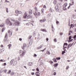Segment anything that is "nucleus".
<instances>
[{"instance_id":"f257e3e1","label":"nucleus","mask_w":76,"mask_h":76,"mask_svg":"<svg viewBox=\"0 0 76 76\" xmlns=\"http://www.w3.org/2000/svg\"><path fill=\"white\" fill-rule=\"evenodd\" d=\"M11 21H13L14 22H15V23L13 24V25H15L18 26H20V23L18 21H15V20L13 19H11Z\"/></svg>"},{"instance_id":"f03ea898","label":"nucleus","mask_w":76,"mask_h":76,"mask_svg":"<svg viewBox=\"0 0 76 76\" xmlns=\"http://www.w3.org/2000/svg\"><path fill=\"white\" fill-rule=\"evenodd\" d=\"M27 16H28V14H27V13H26V12L23 16V18H24V19H26V17H27V18H28V19H29V18H32V17L31 15H29L28 16V17H27Z\"/></svg>"},{"instance_id":"7ed1b4c3","label":"nucleus","mask_w":76,"mask_h":76,"mask_svg":"<svg viewBox=\"0 0 76 76\" xmlns=\"http://www.w3.org/2000/svg\"><path fill=\"white\" fill-rule=\"evenodd\" d=\"M56 12H58L59 13H61L62 12V10L60 9H58V5L56 6Z\"/></svg>"},{"instance_id":"20e7f679","label":"nucleus","mask_w":76,"mask_h":76,"mask_svg":"<svg viewBox=\"0 0 76 76\" xmlns=\"http://www.w3.org/2000/svg\"><path fill=\"white\" fill-rule=\"evenodd\" d=\"M16 14L15 15V16H18L19 14H22V12L21 11H19L18 10H16L15 11Z\"/></svg>"},{"instance_id":"39448f33","label":"nucleus","mask_w":76,"mask_h":76,"mask_svg":"<svg viewBox=\"0 0 76 76\" xmlns=\"http://www.w3.org/2000/svg\"><path fill=\"white\" fill-rule=\"evenodd\" d=\"M34 9L35 10V13H34V14L36 16V17H37V16L38 15L37 13V12H38V9H37V7H35L34 8Z\"/></svg>"},{"instance_id":"423d86ee","label":"nucleus","mask_w":76,"mask_h":76,"mask_svg":"<svg viewBox=\"0 0 76 76\" xmlns=\"http://www.w3.org/2000/svg\"><path fill=\"white\" fill-rule=\"evenodd\" d=\"M7 33H6L4 38V42H5L7 40Z\"/></svg>"},{"instance_id":"0eeeda50","label":"nucleus","mask_w":76,"mask_h":76,"mask_svg":"<svg viewBox=\"0 0 76 76\" xmlns=\"http://www.w3.org/2000/svg\"><path fill=\"white\" fill-rule=\"evenodd\" d=\"M25 53H26L25 50H23V53H21L20 54V56H21V57L23 56H24V54H25Z\"/></svg>"},{"instance_id":"6e6552de","label":"nucleus","mask_w":76,"mask_h":76,"mask_svg":"<svg viewBox=\"0 0 76 76\" xmlns=\"http://www.w3.org/2000/svg\"><path fill=\"white\" fill-rule=\"evenodd\" d=\"M26 43H24L23 45L22 46V49L24 50V49L26 48Z\"/></svg>"},{"instance_id":"1a4fd4ad","label":"nucleus","mask_w":76,"mask_h":76,"mask_svg":"<svg viewBox=\"0 0 76 76\" xmlns=\"http://www.w3.org/2000/svg\"><path fill=\"white\" fill-rule=\"evenodd\" d=\"M72 45H73V44H68L67 48V50H69V48L71 47Z\"/></svg>"},{"instance_id":"9d476101","label":"nucleus","mask_w":76,"mask_h":76,"mask_svg":"<svg viewBox=\"0 0 76 76\" xmlns=\"http://www.w3.org/2000/svg\"><path fill=\"white\" fill-rule=\"evenodd\" d=\"M8 33L9 34V36L10 37H11L12 35V31H8Z\"/></svg>"},{"instance_id":"9b49d317","label":"nucleus","mask_w":76,"mask_h":76,"mask_svg":"<svg viewBox=\"0 0 76 76\" xmlns=\"http://www.w3.org/2000/svg\"><path fill=\"white\" fill-rule=\"evenodd\" d=\"M32 13V10L30 9L29 10V15H31Z\"/></svg>"},{"instance_id":"f8f14e48","label":"nucleus","mask_w":76,"mask_h":76,"mask_svg":"<svg viewBox=\"0 0 76 76\" xmlns=\"http://www.w3.org/2000/svg\"><path fill=\"white\" fill-rule=\"evenodd\" d=\"M67 6V3H65V4H64L63 5V7L64 8L66 7Z\"/></svg>"},{"instance_id":"ddd939ff","label":"nucleus","mask_w":76,"mask_h":76,"mask_svg":"<svg viewBox=\"0 0 76 76\" xmlns=\"http://www.w3.org/2000/svg\"><path fill=\"white\" fill-rule=\"evenodd\" d=\"M14 59H12L10 62V64H13V62H14Z\"/></svg>"},{"instance_id":"4468645a","label":"nucleus","mask_w":76,"mask_h":76,"mask_svg":"<svg viewBox=\"0 0 76 76\" xmlns=\"http://www.w3.org/2000/svg\"><path fill=\"white\" fill-rule=\"evenodd\" d=\"M58 63L55 64L53 65V66L55 67H57L58 66Z\"/></svg>"},{"instance_id":"2eb2a0df","label":"nucleus","mask_w":76,"mask_h":76,"mask_svg":"<svg viewBox=\"0 0 76 76\" xmlns=\"http://www.w3.org/2000/svg\"><path fill=\"white\" fill-rule=\"evenodd\" d=\"M40 31H42V32H47V30L45 29H41Z\"/></svg>"},{"instance_id":"dca6fc26","label":"nucleus","mask_w":76,"mask_h":76,"mask_svg":"<svg viewBox=\"0 0 76 76\" xmlns=\"http://www.w3.org/2000/svg\"><path fill=\"white\" fill-rule=\"evenodd\" d=\"M8 23L9 24L10 26H12V25L13 24V23H12L11 21H9V22Z\"/></svg>"},{"instance_id":"f3484780","label":"nucleus","mask_w":76,"mask_h":76,"mask_svg":"<svg viewBox=\"0 0 76 76\" xmlns=\"http://www.w3.org/2000/svg\"><path fill=\"white\" fill-rule=\"evenodd\" d=\"M42 47V45H40L39 47L37 48V49L38 50H39V49H41Z\"/></svg>"},{"instance_id":"a211bd4d","label":"nucleus","mask_w":76,"mask_h":76,"mask_svg":"<svg viewBox=\"0 0 76 76\" xmlns=\"http://www.w3.org/2000/svg\"><path fill=\"white\" fill-rule=\"evenodd\" d=\"M36 75L37 76H39V72H37L36 73Z\"/></svg>"},{"instance_id":"6ab92c4d","label":"nucleus","mask_w":76,"mask_h":76,"mask_svg":"<svg viewBox=\"0 0 76 76\" xmlns=\"http://www.w3.org/2000/svg\"><path fill=\"white\" fill-rule=\"evenodd\" d=\"M17 63V62H16V61H14V62H13V66H15Z\"/></svg>"},{"instance_id":"aec40b11","label":"nucleus","mask_w":76,"mask_h":76,"mask_svg":"<svg viewBox=\"0 0 76 76\" xmlns=\"http://www.w3.org/2000/svg\"><path fill=\"white\" fill-rule=\"evenodd\" d=\"M10 21L9 20V19H7L6 20V23H8L9 22H10Z\"/></svg>"},{"instance_id":"412c9836","label":"nucleus","mask_w":76,"mask_h":76,"mask_svg":"<svg viewBox=\"0 0 76 76\" xmlns=\"http://www.w3.org/2000/svg\"><path fill=\"white\" fill-rule=\"evenodd\" d=\"M53 60L54 61V62H55L56 63H57V60H56V58H53Z\"/></svg>"},{"instance_id":"4be33fe9","label":"nucleus","mask_w":76,"mask_h":76,"mask_svg":"<svg viewBox=\"0 0 76 76\" xmlns=\"http://www.w3.org/2000/svg\"><path fill=\"white\" fill-rule=\"evenodd\" d=\"M4 25V23H2L1 25H0V27H3Z\"/></svg>"},{"instance_id":"5701e85b","label":"nucleus","mask_w":76,"mask_h":76,"mask_svg":"<svg viewBox=\"0 0 76 76\" xmlns=\"http://www.w3.org/2000/svg\"><path fill=\"white\" fill-rule=\"evenodd\" d=\"M8 46L9 47V49H10V48H11V47H12V45L10 44H9L8 45Z\"/></svg>"},{"instance_id":"b1692460","label":"nucleus","mask_w":76,"mask_h":76,"mask_svg":"<svg viewBox=\"0 0 76 76\" xmlns=\"http://www.w3.org/2000/svg\"><path fill=\"white\" fill-rule=\"evenodd\" d=\"M23 50H20L19 52V54H20L21 53H23Z\"/></svg>"},{"instance_id":"393cba45","label":"nucleus","mask_w":76,"mask_h":76,"mask_svg":"<svg viewBox=\"0 0 76 76\" xmlns=\"http://www.w3.org/2000/svg\"><path fill=\"white\" fill-rule=\"evenodd\" d=\"M31 23H26V25H27L28 26H29L31 25Z\"/></svg>"},{"instance_id":"a878e982","label":"nucleus","mask_w":76,"mask_h":76,"mask_svg":"<svg viewBox=\"0 0 76 76\" xmlns=\"http://www.w3.org/2000/svg\"><path fill=\"white\" fill-rule=\"evenodd\" d=\"M2 50H0V53H2V52H3L4 50L3 49H2Z\"/></svg>"},{"instance_id":"bb28decb","label":"nucleus","mask_w":76,"mask_h":76,"mask_svg":"<svg viewBox=\"0 0 76 76\" xmlns=\"http://www.w3.org/2000/svg\"><path fill=\"white\" fill-rule=\"evenodd\" d=\"M28 64L29 66H32V63L31 62H29L28 63Z\"/></svg>"},{"instance_id":"cd10ccee","label":"nucleus","mask_w":76,"mask_h":76,"mask_svg":"<svg viewBox=\"0 0 76 76\" xmlns=\"http://www.w3.org/2000/svg\"><path fill=\"white\" fill-rule=\"evenodd\" d=\"M56 3H57V0H54V4H56Z\"/></svg>"},{"instance_id":"c85d7f7f","label":"nucleus","mask_w":76,"mask_h":76,"mask_svg":"<svg viewBox=\"0 0 76 76\" xmlns=\"http://www.w3.org/2000/svg\"><path fill=\"white\" fill-rule=\"evenodd\" d=\"M0 61H2V62H5V61H6L2 59H1L0 60Z\"/></svg>"},{"instance_id":"c756f323","label":"nucleus","mask_w":76,"mask_h":76,"mask_svg":"<svg viewBox=\"0 0 76 76\" xmlns=\"http://www.w3.org/2000/svg\"><path fill=\"white\" fill-rule=\"evenodd\" d=\"M11 73V71L10 70L9 72H7V74H10Z\"/></svg>"},{"instance_id":"7c9ffc66","label":"nucleus","mask_w":76,"mask_h":76,"mask_svg":"<svg viewBox=\"0 0 76 76\" xmlns=\"http://www.w3.org/2000/svg\"><path fill=\"white\" fill-rule=\"evenodd\" d=\"M6 29V28H2V32H3L4 30Z\"/></svg>"},{"instance_id":"2f4dec72","label":"nucleus","mask_w":76,"mask_h":76,"mask_svg":"<svg viewBox=\"0 0 76 76\" xmlns=\"http://www.w3.org/2000/svg\"><path fill=\"white\" fill-rule=\"evenodd\" d=\"M67 45H68V44H67V43H65L64 44V45H66V46H67Z\"/></svg>"},{"instance_id":"473e14b6","label":"nucleus","mask_w":76,"mask_h":76,"mask_svg":"<svg viewBox=\"0 0 76 76\" xmlns=\"http://www.w3.org/2000/svg\"><path fill=\"white\" fill-rule=\"evenodd\" d=\"M60 57L57 58L56 59L57 60H60Z\"/></svg>"},{"instance_id":"72a5a7b5","label":"nucleus","mask_w":76,"mask_h":76,"mask_svg":"<svg viewBox=\"0 0 76 76\" xmlns=\"http://www.w3.org/2000/svg\"><path fill=\"white\" fill-rule=\"evenodd\" d=\"M64 53H66V51H63L62 53V54H64Z\"/></svg>"},{"instance_id":"f704fd0d","label":"nucleus","mask_w":76,"mask_h":76,"mask_svg":"<svg viewBox=\"0 0 76 76\" xmlns=\"http://www.w3.org/2000/svg\"><path fill=\"white\" fill-rule=\"evenodd\" d=\"M67 48L66 47H64V45L63 50H64L65 48Z\"/></svg>"},{"instance_id":"c9c22d12","label":"nucleus","mask_w":76,"mask_h":76,"mask_svg":"<svg viewBox=\"0 0 76 76\" xmlns=\"http://www.w3.org/2000/svg\"><path fill=\"white\" fill-rule=\"evenodd\" d=\"M44 9H42L41 10L42 12L44 13Z\"/></svg>"},{"instance_id":"e433bc0d","label":"nucleus","mask_w":76,"mask_h":76,"mask_svg":"<svg viewBox=\"0 0 76 76\" xmlns=\"http://www.w3.org/2000/svg\"><path fill=\"white\" fill-rule=\"evenodd\" d=\"M43 8H44V9H46V6L44 5H43Z\"/></svg>"},{"instance_id":"4c0bfd02","label":"nucleus","mask_w":76,"mask_h":76,"mask_svg":"<svg viewBox=\"0 0 76 76\" xmlns=\"http://www.w3.org/2000/svg\"><path fill=\"white\" fill-rule=\"evenodd\" d=\"M14 74H15V72H12L11 73V75H14Z\"/></svg>"},{"instance_id":"58836bf2","label":"nucleus","mask_w":76,"mask_h":76,"mask_svg":"<svg viewBox=\"0 0 76 76\" xmlns=\"http://www.w3.org/2000/svg\"><path fill=\"white\" fill-rule=\"evenodd\" d=\"M47 54H48V55H50V52L48 51L47 52Z\"/></svg>"},{"instance_id":"ea45409f","label":"nucleus","mask_w":76,"mask_h":76,"mask_svg":"<svg viewBox=\"0 0 76 76\" xmlns=\"http://www.w3.org/2000/svg\"><path fill=\"white\" fill-rule=\"evenodd\" d=\"M3 72V70L1 69L0 70V73H2Z\"/></svg>"},{"instance_id":"a19ab883","label":"nucleus","mask_w":76,"mask_h":76,"mask_svg":"<svg viewBox=\"0 0 76 76\" xmlns=\"http://www.w3.org/2000/svg\"><path fill=\"white\" fill-rule=\"evenodd\" d=\"M7 72V70H6V69H5L4 70V73H6Z\"/></svg>"},{"instance_id":"79ce46f5","label":"nucleus","mask_w":76,"mask_h":76,"mask_svg":"<svg viewBox=\"0 0 76 76\" xmlns=\"http://www.w3.org/2000/svg\"><path fill=\"white\" fill-rule=\"evenodd\" d=\"M53 75H54V76H56V72L53 73Z\"/></svg>"},{"instance_id":"37998d69","label":"nucleus","mask_w":76,"mask_h":76,"mask_svg":"<svg viewBox=\"0 0 76 76\" xmlns=\"http://www.w3.org/2000/svg\"><path fill=\"white\" fill-rule=\"evenodd\" d=\"M71 39H72V36H69V40H70Z\"/></svg>"},{"instance_id":"c03bdc74","label":"nucleus","mask_w":76,"mask_h":76,"mask_svg":"<svg viewBox=\"0 0 76 76\" xmlns=\"http://www.w3.org/2000/svg\"><path fill=\"white\" fill-rule=\"evenodd\" d=\"M6 12H7V13L9 12V11H8V8H6Z\"/></svg>"},{"instance_id":"a18cd8bd","label":"nucleus","mask_w":76,"mask_h":76,"mask_svg":"<svg viewBox=\"0 0 76 76\" xmlns=\"http://www.w3.org/2000/svg\"><path fill=\"white\" fill-rule=\"evenodd\" d=\"M50 11L51 12H53V10H52V9L51 8H50Z\"/></svg>"},{"instance_id":"49530a36","label":"nucleus","mask_w":76,"mask_h":76,"mask_svg":"<svg viewBox=\"0 0 76 76\" xmlns=\"http://www.w3.org/2000/svg\"><path fill=\"white\" fill-rule=\"evenodd\" d=\"M54 42H57V39H54Z\"/></svg>"},{"instance_id":"de8ad7c7","label":"nucleus","mask_w":76,"mask_h":76,"mask_svg":"<svg viewBox=\"0 0 76 76\" xmlns=\"http://www.w3.org/2000/svg\"><path fill=\"white\" fill-rule=\"evenodd\" d=\"M37 54H34V57H37Z\"/></svg>"},{"instance_id":"09e8293b","label":"nucleus","mask_w":76,"mask_h":76,"mask_svg":"<svg viewBox=\"0 0 76 76\" xmlns=\"http://www.w3.org/2000/svg\"><path fill=\"white\" fill-rule=\"evenodd\" d=\"M31 37H32V36H29V37H28V39H31Z\"/></svg>"},{"instance_id":"8fccbe9b","label":"nucleus","mask_w":76,"mask_h":76,"mask_svg":"<svg viewBox=\"0 0 76 76\" xmlns=\"http://www.w3.org/2000/svg\"><path fill=\"white\" fill-rule=\"evenodd\" d=\"M50 62L51 64H52V63H53V62L52 61H50Z\"/></svg>"},{"instance_id":"3c124183","label":"nucleus","mask_w":76,"mask_h":76,"mask_svg":"<svg viewBox=\"0 0 76 76\" xmlns=\"http://www.w3.org/2000/svg\"><path fill=\"white\" fill-rule=\"evenodd\" d=\"M40 22H44V21H43L42 20H40Z\"/></svg>"},{"instance_id":"603ef678","label":"nucleus","mask_w":76,"mask_h":76,"mask_svg":"<svg viewBox=\"0 0 76 76\" xmlns=\"http://www.w3.org/2000/svg\"><path fill=\"white\" fill-rule=\"evenodd\" d=\"M56 24H58V23H59V22L58 21H56Z\"/></svg>"},{"instance_id":"864d4df0","label":"nucleus","mask_w":76,"mask_h":76,"mask_svg":"<svg viewBox=\"0 0 76 76\" xmlns=\"http://www.w3.org/2000/svg\"><path fill=\"white\" fill-rule=\"evenodd\" d=\"M73 41V39H72L71 40H69L68 42H71V41Z\"/></svg>"},{"instance_id":"5fc2aeb1","label":"nucleus","mask_w":76,"mask_h":76,"mask_svg":"<svg viewBox=\"0 0 76 76\" xmlns=\"http://www.w3.org/2000/svg\"><path fill=\"white\" fill-rule=\"evenodd\" d=\"M6 65V63H4L3 64V66H5Z\"/></svg>"},{"instance_id":"6e6d98bb","label":"nucleus","mask_w":76,"mask_h":76,"mask_svg":"<svg viewBox=\"0 0 76 76\" xmlns=\"http://www.w3.org/2000/svg\"><path fill=\"white\" fill-rule=\"evenodd\" d=\"M74 39H75V38H76V35H75L74 36V37L73 38Z\"/></svg>"},{"instance_id":"4d7b16f0","label":"nucleus","mask_w":76,"mask_h":76,"mask_svg":"<svg viewBox=\"0 0 76 76\" xmlns=\"http://www.w3.org/2000/svg\"><path fill=\"white\" fill-rule=\"evenodd\" d=\"M0 47H1V48H3V45H1L0 46Z\"/></svg>"},{"instance_id":"13d9d810","label":"nucleus","mask_w":76,"mask_h":76,"mask_svg":"<svg viewBox=\"0 0 76 76\" xmlns=\"http://www.w3.org/2000/svg\"><path fill=\"white\" fill-rule=\"evenodd\" d=\"M73 24H71V27H70V28H72V26H73Z\"/></svg>"},{"instance_id":"bf43d9fd","label":"nucleus","mask_w":76,"mask_h":76,"mask_svg":"<svg viewBox=\"0 0 76 76\" xmlns=\"http://www.w3.org/2000/svg\"><path fill=\"white\" fill-rule=\"evenodd\" d=\"M31 75H34V72H32L31 73Z\"/></svg>"},{"instance_id":"052dcab7","label":"nucleus","mask_w":76,"mask_h":76,"mask_svg":"<svg viewBox=\"0 0 76 76\" xmlns=\"http://www.w3.org/2000/svg\"><path fill=\"white\" fill-rule=\"evenodd\" d=\"M37 14L39 16V15H40V13H39V12H38Z\"/></svg>"},{"instance_id":"680f3d73","label":"nucleus","mask_w":76,"mask_h":76,"mask_svg":"<svg viewBox=\"0 0 76 76\" xmlns=\"http://www.w3.org/2000/svg\"><path fill=\"white\" fill-rule=\"evenodd\" d=\"M69 66H67L66 67V69L67 70L68 69H69Z\"/></svg>"},{"instance_id":"e2e57ef3","label":"nucleus","mask_w":76,"mask_h":76,"mask_svg":"<svg viewBox=\"0 0 76 76\" xmlns=\"http://www.w3.org/2000/svg\"><path fill=\"white\" fill-rule=\"evenodd\" d=\"M43 21H44V22L46 20L45 19H44L43 20H42Z\"/></svg>"},{"instance_id":"0e129e2a","label":"nucleus","mask_w":76,"mask_h":76,"mask_svg":"<svg viewBox=\"0 0 76 76\" xmlns=\"http://www.w3.org/2000/svg\"><path fill=\"white\" fill-rule=\"evenodd\" d=\"M48 16H51V14H49Z\"/></svg>"},{"instance_id":"69168bd1","label":"nucleus","mask_w":76,"mask_h":76,"mask_svg":"<svg viewBox=\"0 0 76 76\" xmlns=\"http://www.w3.org/2000/svg\"><path fill=\"white\" fill-rule=\"evenodd\" d=\"M59 5V7H60L61 6V4H58V6Z\"/></svg>"},{"instance_id":"338daca9","label":"nucleus","mask_w":76,"mask_h":76,"mask_svg":"<svg viewBox=\"0 0 76 76\" xmlns=\"http://www.w3.org/2000/svg\"><path fill=\"white\" fill-rule=\"evenodd\" d=\"M60 34L61 35H63V33H60Z\"/></svg>"},{"instance_id":"774afa93","label":"nucleus","mask_w":76,"mask_h":76,"mask_svg":"<svg viewBox=\"0 0 76 76\" xmlns=\"http://www.w3.org/2000/svg\"><path fill=\"white\" fill-rule=\"evenodd\" d=\"M19 40H20V41H22V38H20L19 39Z\"/></svg>"}]
</instances>
